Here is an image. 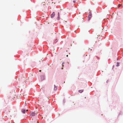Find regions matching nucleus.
Instances as JSON below:
<instances>
[{
  "instance_id": "f257e3e1",
  "label": "nucleus",
  "mask_w": 123,
  "mask_h": 123,
  "mask_svg": "<svg viewBox=\"0 0 123 123\" xmlns=\"http://www.w3.org/2000/svg\"><path fill=\"white\" fill-rule=\"evenodd\" d=\"M14 112L15 111L12 110H11L10 111L9 110H7L5 111L4 112V113L6 115L8 116L10 115L11 117H12L15 116Z\"/></svg>"
},
{
  "instance_id": "f03ea898",
  "label": "nucleus",
  "mask_w": 123,
  "mask_h": 123,
  "mask_svg": "<svg viewBox=\"0 0 123 123\" xmlns=\"http://www.w3.org/2000/svg\"><path fill=\"white\" fill-rule=\"evenodd\" d=\"M37 112L36 113H35L34 112L31 111L30 113V115L31 116H35V114H37Z\"/></svg>"
},
{
  "instance_id": "7ed1b4c3",
  "label": "nucleus",
  "mask_w": 123,
  "mask_h": 123,
  "mask_svg": "<svg viewBox=\"0 0 123 123\" xmlns=\"http://www.w3.org/2000/svg\"><path fill=\"white\" fill-rule=\"evenodd\" d=\"M91 15H92L91 13V12H90L89 13V15L88 16V20H90L91 18Z\"/></svg>"
},
{
  "instance_id": "20e7f679",
  "label": "nucleus",
  "mask_w": 123,
  "mask_h": 123,
  "mask_svg": "<svg viewBox=\"0 0 123 123\" xmlns=\"http://www.w3.org/2000/svg\"><path fill=\"white\" fill-rule=\"evenodd\" d=\"M55 15V13L54 12L51 15V18H53L54 17Z\"/></svg>"
},
{
  "instance_id": "39448f33",
  "label": "nucleus",
  "mask_w": 123,
  "mask_h": 123,
  "mask_svg": "<svg viewBox=\"0 0 123 123\" xmlns=\"http://www.w3.org/2000/svg\"><path fill=\"white\" fill-rule=\"evenodd\" d=\"M26 110H25L23 109H22V112L23 113H25V112Z\"/></svg>"
},
{
  "instance_id": "423d86ee",
  "label": "nucleus",
  "mask_w": 123,
  "mask_h": 123,
  "mask_svg": "<svg viewBox=\"0 0 123 123\" xmlns=\"http://www.w3.org/2000/svg\"><path fill=\"white\" fill-rule=\"evenodd\" d=\"M83 91V90H80L79 91V92L80 93H81Z\"/></svg>"
},
{
  "instance_id": "0eeeda50",
  "label": "nucleus",
  "mask_w": 123,
  "mask_h": 123,
  "mask_svg": "<svg viewBox=\"0 0 123 123\" xmlns=\"http://www.w3.org/2000/svg\"><path fill=\"white\" fill-rule=\"evenodd\" d=\"M119 63H117V64L116 66L117 67H118V66H119Z\"/></svg>"
},
{
  "instance_id": "6e6552de",
  "label": "nucleus",
  "mask_w": 123,
  "mask_h": 123,
  "mask_svg": "<svg viewBox=\"0 0 123 123\" xmlns=\"http://www.w3.org/2000/svg\"><path fill=\"white\" fill-rule=\"evenodd\" d=\"M57 39H56L55 40V43H56L57 42Z\"/></svg>"
},
{
  "instance_id": "1a4fd4ad",
  "label": "nucleus",
  "mask_w": 123,
  "mask_h": 123,
  "mask_svg": "<svg viewBox=\"0 0 123 123\" xmlns=\"http://www.w3.org/2000/svg\"><path fill=\"white\" fill-rule=\"evenodd\" d=\"M73 2L74 3H75V0H74L73 1Z\"/></svg>"
},
{
  "instance_id": "9d476101",
  "label": "nucleus",
  "mask_w": 123,
  "mask_h": 123,
  "mask_svg": "<svg viewBox=\"0 0 123 123\" xmlns=\"http://www.w3.org/2000/svg\"><path fill=\"white\" fill-rule=\"evenodd\" d=\"M58 16H59V12H58Z\"/></svg>"
},
{
  "instance_id": "9b49d317",
  "label": "nucleus",
  "mask_w": 123,
  "mask_h": 123,
  "mask_svg": "<svg viewBox=\"0 0 123 123\" xmlns=\"http://www.w3.org/2000/svg\"><path fill=\"white\" fill-rule=\"evenodd\" d=\"M41 70H39V71L41 72Z\"/></svg>"
},
{
  "instance_id": "f8f14e48",
  "label": "nucleus",
  "mask_w": 123,
  "mask_h": 123,
  "mask_svg": "<svg viewBox=\"0 0 123 123\" xmlns=\"http://www.w3.org/2000/svg\"><path fill=\"white\" fill-rule=\"evenodd\" d=\"M109 14V13H107V15H108Z\"/></svg>"
},
{
  "instance_id": "ddd939ff",
  "label": "nucleus",
  "mask_w": 123,
  "mask_h": 123,
  "mask_svg": "<svg viewBox=\"0 0 123 123\" xmlns=\"http://www.w3.org/2000/svg\"><path fill=\"white\" fill-rule=\"evenodd\" d=\"M64 64V63L63 62L62 63V64Z\"/></svg>"
},
{
  "instance_id": "4468645a",
  "label": "nucleus",
  "mask_w": 123,
  "mask_h": 123,
  "mask_svg": "<svg viewBox=\"0 0 123 123\" xmlns=\"http://www.w3.org/2000/svg\"><path fill=\"white\" fill-rule=\"evenodd\" d=\"M28 111V110H26V111Z\"/></svg>"
},
{
  "instance_id": "2eb2a0df",
  "label": "nucleus",
  "mask_w": 123,
  "mask_h": 123,
  "mask_svg": "<svg viewBox=\"0 0 123 123\" xmlns=\"http://www.w3.org/2000/svg\"><path fill=\"white\" fill-rule=\"evenodd\" d=\"M66 56L67 57H68V55H66Z\"/></svg>"
},
{
  "instance_id": "dca6fc26",
  "label": "nucleus",
  "mask_w": 123,
  "mask_h": 123,
  "mask_svg": "<svg viewBox=\"0 0 123 123\" xmlns=\"http://www.w3.org/2000/svg\"><path fill=\"white\" fill-rule=\"evenodd\" d=\"M25 106H26V104H25Z\"/></svg>"
},
{
  "instance_id": "f3484780",
  "label": "nucleus",
  "mask_w": 123,
  "mask_h": 123,
  "mask_svg": "<svg viewBox=\"0 0 123 123\" xmlns=\"http://www.w3.org/2000/svg\"><path fill=\"white\" fill-rule=\"evenodd\" d=\"M119 5H120V6H120V4H119Z\"/></svg>"
},
{
  "instance_id": "a211bd4d",
  "label": "nucleus",
  "mask_w": 123,
  "mask_h": 123,
  "mask_svg": "<svg viewBox=\"0 0 123 123\" xmlns=\"http://www.w3.org/2000/svg\"><path fill=\"white\" fill-rule=\"evenodd\" d=\"M62 69H63V68H62Z\"/></svg>"
},
{
  "instance_id": "6ab92c4d",
  "label": "nucleus",
  "mask_w": 123,
  "mask_h": 123,
  "mask_svg": "<svg viewBox=\"0 0 123 123\" xmlns=\"http://www.w3.org/2000/svg\"><path fill=\"white\" fill-rule=\"evenodd\" d=\"M56 89V88H54V89Z\"/></svg>"
},
{
  "instance_id": "aec40b11",
  "label": "nucleus",
  "mask_w": 123,
  "mask_h": 123,
  "mask_svg": "<svg viewBox=\"0 0 123 123\" xmlns=\"http://www.w3.org/2000/svg\"><path fill=\"white\" fill-rule=\"evenodd\" d=\"M56 89V88H54V89Z\"/></svg>"
},
{
  "instance_id": "412c9836",
  "label": "nucleus",
  "mask_w": 123,
  "mask_h": 123,
  "mask_svg": "<svg viewBox=\"0 0 123 123\" xmlns=\"http://www.w3.org/2000/svg\"><path fill=\"white\" fill-rule=\"evenodd\" d=\"M82 19H83V18H82Z\"/></svg>"
}]
</instances>
